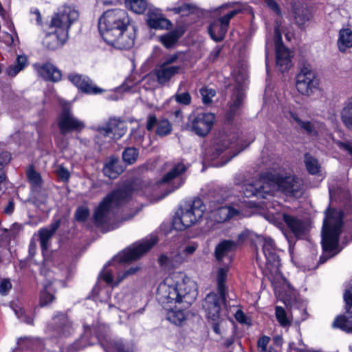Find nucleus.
I'll use <instances>...</instances> for the list:
<instances>
[{
	"label": "nucleus",
	"mask_w": 352,
	"mask_h": 352,
	"mask_svg": "<svg viewBox=\"0 0 352 352\" xmlns=\"http://www.w3.org/2000/svg\"><path fill=\"white\" fill-rule=\"evenodd\" d=\"M157 120L155 115L150 114L148 116L147 122H146V129L148 131H151L153 129L155 126H157Z\"/></svg>",
	"instance_id": "nucleus-62"
},
{
	"label": "nucleus",
	"mask_w": 352,
	"mask_h": 352,
	"mask_svg": "<svg viewBox=\"0 0 352 352\" xmlns=\"http://www.w3.org/2000/svg\"><path fill=\"white\" fill-rule=\"evenodd\" d=\"M275 315L276 320L281 327H287L290 326L291 321L288 318L284 308L280 306H276L275 308Z\"/></svg>",
	"instance_id": "nucleus-44"
},
{
	"label": "nucleus",
	"mask_w": 352,
	"mask_h": 352,
	"mask_svg": "<svg viewBox=\"0 0 352 352\" xmlns=\"http://www.w3.org/2000/svg\"><path fill=\"white\" fill-rule=\"evenodd\" d=\"M186 169L185 165L182 162L174 164L172 166L170 170L164 175L160 183L172 184L173 189L157 199V200L163 199L168 193L179 188L184 184V180L180 177V175L185 172Z\"/></svg>",
	"instance_id": "nucleus-16"
},
{
	"label": "nucleus",
	"mask_w": 352,
	"mask_h": 352,
	"mask_svg": "<svg viewBox=\"0 0 352 352\" xmlns=\"http://www.w3.org/2000/svg\"><path fill=\"white\" fill-rule=\"evenodd\" d=\"M148 25L153 29H168L171 26V23L169 20L164 17L159 10H153L148 14Z\"/></svg>",
	"instance_id": "nucleus-28"
},
{
	"label": "nucleus",
	"mask_w": 352,
	"mask_h": 352,
	"mask_svg": "<svg viewBox=\"0 0 352 352\" xmlns=\"http://www.w3.org/2000/svg\"><path fill=\"white\" fill-rule=\"evenodd\" d=\"M186 261L181 250L176 253L162 254L158 259L160 265L166 270L177 268Z\"/></svg>",
	"instance_id": "nucleus-25"
},
{
	"label": "nucleus",
	"mask_w": 352,
	"mask_h": 352,
	"mask_svg": "<svg viewBox=\"0 0 352 352\" xmlns=\"http://www.w3.org/2000/svg\"><path fill=\"white\" fill-rule=\"evenodd\" d=\"M93 129L104 136L112 135L114 139H120L126 131L125 122L116 118L110 119L106 126H97Z\"/></svg>",
	"instance_id": "nucleus-19"
},
{
	"label": "nucleus",
	"mask_w": 352,
	"mask_h": 352,
	"mask_svg": "<svg viewBox=\"0 0 352 352\" xmlns=\"http://www.w3.org/2000/svg\"><path fill=\"white\" fill-rule=\"evenodd\" d=\"M242 104V97L240 93H238L232 99L230 105L228 116L231 118L234 116L238 110H239Z\"/></svg>",
	"instance_id": "nucleus-49"
},
{
	"label": "nucleus",
	"mask_w": 352,
	"mask_h": 352,
	"mask_svg": "<svg viewBox=\"0 0 352 352\" xmlns=\"http://www.w3.org/2000/svg\"><path fill=\"white\" fill-rule=\"evenodd\" d=\"M344 298L348 307L352 306V286L346 291Z\"/></svg>",
	"instance_id": "nucleus-64"
},
{
	"label": "nucleus",
	"mask_w": 352,
	"mask_h": 352,
	"mask_svg": "<svg viewBox=\"0 0 352 352\" xmlns=\"http://www.w3.org/2000/svg\"><path fill=\"white\" fill-rule=\"evenodd\" d=\"M68 79L85 93L97 94L102 92V89L95 86L87 76L72 74L68 76Z\"/></svg>",
	"instance_id": "nucleus-23"
},
{
	"label": "nucleus",
	"mask_w": 352,
	"mask_h": 352,
	"mask_svg": "<svg viewBox=\"0 0 352 352\" xmlns=\"http://www.w3.org/2000/svg\"><path fill=\"white\" fill-rule=\"evenodd\" d=\"M101 278L109 284L113 283V272L110 270H104L101 273Z\"/></svg>",
	"instance_id": "nucleus-63"
},
{
	"label": "nucleus",
	"mask_w": 352,
	"mask_h": 352,
	"mask_svg": "<svg viewBox=\"0 0 352 352\" xmlns=\"http://www.w3.org/2000/svg\"><path fill=\"white\" fill-rule=\"evenodd\" d=\"M89 214V211L87 207H78L75 212V218L78 221H85Z\"/></svg>",
	"instance_id": "nucleus-53"
},
{
	"label": "nucleus",
	"mask_w": 352,
	"mask_h": 352,
	"mask_svg": "<svg viewBox=\"0 0 352 352\" xmlns=\"http://www.w3.org/2000/svg\"><path fill=\"white\" fill-rule=\"evenodd\" d=\"M14 30V35L5 32V33H3V35L2 36L3 42H4L6 43V45L9 47H11V46L15 45L14 36H16V38H18L17 34H16L15 30Z\"/></svg>",
	"instance_id": "nucleus-57"
},
{
	"label": "nucleus",
	"mask_w": 352,
	"mask_h": 352,
	"mask_svg": "<svg viewBox=\"0 0 352 352\" xmlns=\"http://www.w3.org/2000/svg\"><path fill=\"white\" fill-rule=\"evenodd\" d=\"M34 67L38 74L46 80L58 81L61 78L60 72L50 63H36Z\"/></svg>",
	"instance_id": "nucleus-26"
},
{
	"label": "nucleus",
	"mask_w": 352,
	"mask_h": 352,
	"mask_svg": "<svg viewBox=\"0 0 352 352\" xmlns=\"http://www.w3.org/2000/svg\"><path fill=\"white\" fill-rule=\"evenodd\" d=\"M27 60L28 59L25 56H18L16 63L7 68L6 73L8 75L12 77L16 76L21 71L25 69L27 65Z\"/></svg>",
	"instance_id": "nucleus-38"
},
{
	"label": "nucleus",
	"mask_w": 352,
	"mask_h": 352,
	"mask_svg": "<svg viewBox=\"0 0 352 352\" xmlns=\"http://www.w3.org/2000/svg\"><path fill=\"white\" fill-rule=\"evenodd\" d=\"M269 182L268 174L266 177H261L255 183H246L243 184V195L250 197L255 196L258 198H266L268 195H271L270 192H265L264 183Z\"/></svg>",
	"instance_id": "nucleus-21"
},
{
	"label": "nucleus",
	"mask_w": 352,
	"mask_h": 352,
	"mask_svg": "<svg viewBox=\"0 0 352 352\" xmlns=\"http://www.w3.org/2000/svg\"><path fill=\"white\" fill-rule=\"evenodd\" d=\"M228 269L221 267L217 274V283L219 294L210 293L205 298L203 302V308L208 320L213 322V330L217 334L221 333V327L223 320L221 318V305H224L226 300V287L225 281L227 278Z\"/></svg>",
	"instance_id": "nucleus-3"
},
{
	"label": "nucleus",
	"mask_w": 352,
	"mask_h": 352,
	"mask_svg": "<svg viewBox=\"0 0 352 352\" xmlns=\"http://www.w3.org/2000/svg\"><path fill=\"white\" fill-rule=\"evenodd\" d=\"M184 34V30L181 28L175 29L168 33L159 36V41L166 48L173 47L179 38Z\"/></svg>",
	"instance_id": "nucleus-33"
},
{
	"label": "nucleus",
	"mask_w": 352,
	"mask_h": 352,
	"mask_svg": "<svg viewBox=\"0 0 352 352\" xmlns=\"http://www.w3.org/2000/svg\"><path fill=\"white\" fill-rule=\"evenodd\" d=\"M181 52H177L166 56L163 60L156 65L153 73L160 85H164L183 69L180 60Z\"/></svg>",
	"instance_id": "nucleus-7"
},
{
	"label": "nucleus",
	"mask_w": 352,
	"mask_h": 352,
	"mask_svg": "<svg viewBox=\"0 0 352 352\" xmlns=\"http://www.w3.org/2000/svg\"><path fill=\"white\" fill-rule=\"evenodd\" d=\"M215 122L212 113H199L190 116L188 128L199 137L206 136L212 130Z\"/></svg>",
	"instance_id": "nucleus-14"
},
{
	"label": "nucleus",
	"mask_w": 352,
	"mask_h": 352,
	"mask_svg": "<svg viewBox=\"0 0 352 352\" xmlns=\"http://www.w3.org/2000/svg\"><path fill=\"white\" fill-rule=\"evenodd\" d=\"M296 87L302 95L310 96L319 88V80L311 65L304 63L296 76Z\"/></svg>",
	"instance_id": "nucleus-10"
},
{
	"label": "nucleus",
	"mask_w": 352,
	"mask_h": 352,
	"mask_svg": "<svg viewBox=\"0 0 352 352\" xmlns=\"http://www.w3.org/2000/svg\"><path fill=\"white\" fill-rule=\"evenodd\" d=\"M289 118L292 120L296 122V124L302 129H304L306 133L309 135H317L318 132L314 127V124L308 121L304 122L301 120L296 114L293 112H289Z\"/></svg>",
	"instance_id": "nucleus-41"
},
{
	"label": "nucleus",
	"mask_w": 352,
	"mask_h": 352,
	"mask_svg": "<svg viewBox=\"0 0 352 352\" xmlns=\"http://www.w3.org/2000/svg\"><path fill=\"white\" fill-rule=\"evenodd\" d=\"M343 212L341 210L327 208L322 230V246L323 254L319 263H324L333 257L338 252H333L338 248L339 235L342 226Z\"/></svg>",
	"instance_id": "nucleus-2"
},
{
	"label": "nucleus",
	"mask_w": 352,
	"mask_h": 352,
	"mask_svg": "<svg viewBox=\"0 0 352 352\" xmlns=\"http://www.w3.org/2000/svg\"><path fill=\"white\" fill-rule=\"evenodd\" d=\"M156 243L157 239L155 236H151L149 239L135 243L120 252L117 256L116 259L123 263L138 259L148 251Z\"/></svg>",
	"instance_id": "nucleus-15"
},
{
	"label": "nucleus",
	"mask_w": 352,
	"mask_h": 352,
	"mask_svg": "<svg viewBox=\"0 0 352 352\" xmlns=\"http://www.w3.org/2000/svg\"><path fill=\"white\" fill-rule=\"evenodd\" d=\"M283 219L290 231L296 237H298L305 234L306 224L301 219L295 216L288 214H283Z\"/></svg>",
	"instance_id": "nucleus-27"
},
{
	"label": "nucleus",
	"mask_w": 352,
	"mask_h": 352,
	"mask_svg": "<svg viewBox=\"0 0 352 352\" xmlns=\"http://www.w3.org/2000/svg\"><path fill=\"white\" fill-rule=\"evenodd\" d=\"M68 34L54 29V32L46 34L43 43L50 50L60 48L67 41Z\"/></svg>",
	"instance_id": "nucleus-24"
},
{
	"label": "nucleus",
	"mask_w": 352,
	"mask_h": 352,
	"mask_svg": "<svg viewBox=\"0 0 352 352\" xmlns=\"http://www.w3.org/2000/svg\"><path fill=\"white\" fill-rule=\"evenodd\" d=\"M28 181L34 188H39L42 183L40 174L35 171L32 168H30L27 171Z\"/></svg>",
	"instance_id": "nucleus-47"
},
{
	"label": "nucleus",
	"mask_w": 352,
	"mask_h": 352,
	"mask_svg": "<svg viewBox=\"0 0 352 352\" xmlns=\"http://www.w3.org/2000/svg\"><path fill=\"white\" fill-rule=\"evenodd\" d=\"M186 169L185 165L182 162L174 164L172 166L170 170L164 175L160 183L172 184L173 189L157 199V200L163 199L168 193L179 188L184 184V180L180 177V175L185 172Z\"/></svg>",
	"instance_id": "nucleus-17"
},
{
	"label": "nucleus",
	"mask_w": 352,
	"mask_h": 352,
	"mask_svg": "<svg viewBox=\"0 0 352 352\" xmlns=\"http://www.w3.org/2000/svg\"><path fill=\"white\" fill-rule=\"evenodd\" d=\"M198 248V244L195 242H192L185 245L180 250L183 253L185 258L188 260V256L192 255Z\"/></svg>",
	"instance_id": "nucleus-54"
},
{
	"label": "nucleus",
	"mask_w": 352,
	"mask_h": 352,
	"mask_svg": "<svg viewBox=\"0 0 352 352\" xmlns=\"http://www.w3.org/2000/svg\"><path fill=\"white\" fill-rule=\"evenodd\" d=\"M78 12L74 7L64 5L52 15L50 28L68 34L71 26L78 20Z\"/></svg>",
	"instance_id": "nucleus-11"
},
{
	"label": "nucleus",
	"mask_w": 352,
	"mask_h": 352,
	"mask_svg": "<svg viewBox=\"0 0 352 352\" xmlns=\"http://www.w3.org/2000/svg\"><path fill=\"white\" fill-rule=\"evenodd\" d=\"M54 296L47 291L45 287V290L41 292L40 296V305L41 307L47 305L50 302H52Z\"/></svg>",
	"instance_id": "nucleus-55"
},
{
	"label": "nucleus",
	"mask_w": 352,
	"mask_h": 352,
	"mask_svg": "<svg viewBox=\"0 0 352 352\" xmlns=\"http://www.w3.org/2000/svg\"><path fill=\"white\" fill-rule=\"evenodd\" d=\"M292 12L296 24L300 28L304 27L306 22L311 17L310 10L299 3H295L292 6Z\"/></svg>",
	"instance_id": "nucleus-29"
},
{
	"label": "nucleus",
	"mask_w": 352,
	"mask_h": 352,
	"mask_svg": "<svg viewBox=\"0 0 352 352\" xmlns=\"http://www.w3.org/2000/svg\"><path fill=\"white\" fill-rule=\"evenodd\" d=\"M11 157L9 153L3 152L0 153V184L3 182L6 179V175L3 171V168L10 161Z\"/></svg>",
	"instance_id": "nucleus-50"
},
{
	"label": "nucleus",
	"mask_w": 352,
	"mask_h": 352,
	"mask_svg": "<svg viewBox=\"0 0 352 352\" xmlns=\"http://www.w3.org/2000/svg\"><path fill=\"white\" fill-rule=\"evenodd\" d=\"M227 8V5L219 8V13L222 14V16L214 20L209 26L208 32L211 38L215 41H220L223 39L230 19L241 11L240 8H236L225 12Z\"/></svg>",
	"instance_id": "nucleus-13"
},
{
	"label": "nucleus",
	"mask_w": 352,
	"mask_h": 352,
	"mask_svg": "<svg viewBox=\"0 0 352 352\" xmlns=\"http://www.w3.org/2000/svg\"><path fill=\"white\" fill-rule=\"evenodd\" d=\"M341 119L344 124L352 130V101L344 105L341 112Z\"/></svg>",
	"instance_id": "nucleus-42"
},
{
	"label": "nucleus",
	"mask_w": 352,
	"mask_h": 352,
	"mask_svg": "<svg viewBox=\"0 0 352 352\" xmlns=\"http://www.w3.org/2000/svg\"><path fill=\"white\" fill-rule=\"evenodd\" d=\"M197 8L190 4H184L181 6L174 8L173 10L177 14L185 16L189 14L194 13L196 11Z\"/></svg>",
	"instance_id": "nucleus-52"
},
{
	"label": "nucleus",
	"mask_w": 352,
	"mask_h": 352,
	"mask_svg": "<svg viewBox=\"0 0 352 352\" xmlns=\"http://www.w3.org/2000/svg\"><path fill=\"white\" fill-rule=\"evenodd\" d=\"M131 197V192L118 189L108 195L95 211V223L101 226L109 222L114 216L113 208L126 203Z\"/></svg>",
	"instance_id": "nucleus-5"
},
{
	"label": "nucleus",
	"mask_w": 352,
	"mask_h": 352,
	"mask_svg": "<svg viewBox=\"0 0 352 352\" xmlns=\"http://www.w3.org/2000/svg\"><path fill=\"white\" fill-rule=\"evenodd\" d=\"M139 156V151L134 147L126 148L122 153V159L128 164L135 163Z\"/></svg>",
	"instance_id": "nucleus-43"
},
{
	"label": "nucleus",
	"mask_w": 352,
	"mask_h": 352,
	"mask_svg": "<svg viewBox=\"0 0 352 352\" xmlns=\"http://www.w3.org/2000/svg\"><path fill=\"white\" fill-rule=\"evenodd\" d=\"M166 318L167 320L175 325H181L186 320L187 314L185 309L178 308H165Z\"/></svg>",
	"instance_id": "nucleus-32"
},
{
	"label": "nucleus",
	"mask_w": 352,
	"mask_h": 352,
	"mask_svg": "<svg viewBox=\"0 0 352 352\" xmlns=\"http://www.w3.org/2000/svg\"><path fill=\"white\" fill-rule=\"evenodd\" d=\"M56 174L63 182H67L70 177L69 170L63 166H59L57 168Z\"/></svg>",
	"instance_id": "nucleus-56"
},
{
	"label": "nucleus",
	"mask_w": 352,
	"mask_h": 352,
	"mask_svg": "<svg viewBox=\"0 0 352 352\" xmlns=\"http://www.w3.org/2000/svg\"><path fill=\"white\" fill-rule=\"evenodd\" d=\"M53 324H55V330L60 336H66L69 333L71 324L66 316L60 314L55 316L53 319Z\"/></svg>",
	"instance_id": "nucleus-36"
},
{
	"label": "nucleus",
	"mask_w": 352,
	"mask_h": 352,
	"mask_svg": "<svg viewBox=\"0 0 352 352\" xmlns=\"http://www.w3.org/2000/svg\"><path fill=\"white\" fill-rule=\"evenodd\" d=\"M63 109L57 117V124L60 133L66 135L71 132H80L85 128L83 121L76 118L71 110V104L62 103Z\"/></svg>",
	"instance_id": "nucleus-12"
},
{
	"label": "nucleus",
	"mask_w": 352,
	"mask_h": 352,
	"mask_svg": "<svg viewBox=\"0 0 352 352\" xmlns=\"http://www.w3.org/2000/svg\"><path fill=\"white\" fill-rule=\"evenodd\" d=\"M270 338L267 336H262L258 341V347L261 349V352H272L267 350V346L270 342Z\"/></svg>",
	"instance_id": "nucleus-60"
},
{
	"label": "nucleus",
	"mask_w": 352,
	"mask_h": 352,
	"mask_svg": "<svg viewBox=\"0 0 352 352\" xmlns=\"http://www.w3.org/2000/svg\"><path fill=\"white\" fill-rule=\"evenodd\" d=\"M172 126L168 120L164 119L158 121L157 124L156 134L160 136H165L170 133Z\"/></svg>",
	"instance_id": "nucleus-46"
},
{
	"label": "nucleus",
	"mask_w": 352,
	"mask_h": 352,
	"mask_svg": "<svg viewBox=\"0 0 352 352\" xmlns=\"http://www.w3.org/2000/svg\"><path fill=\"white\" fill-rule=\"evenodd\" d=\"M127 8L136 14H143L147 8L148 0H125Z\"/></svg>",
	"instance_id": "nucleus-40"
},
{
	"label": "nucleus",
	"mask_w": 352,
	"mask_h": 352,
	"mask_svg": "<svg viewBox=\"0 0 352 352\" xmlns=\"http://www.w3.org/2000/svg\"><path fill=\"white\" fill-rule=\"evenodd\" d=\"M198 295L197 285L182 272L169 274L157 289V299L160 304H182L184 308L190 306Z\"/></svg>",
	"instance_id": "nucleus-1"
},
{
	"label": "nucleus",
	"mask_w": 352,
	"mask_h": 352,
	"mask_svg": "<svg viewBox=\"0 0 352 352\" xmlns=\"http://www.w3.org/2000/svg\"><path fill=\"white\" fill-rule=\"evenodd\" d=\"M122 171V167L116 158L110 159L103 168L104 175L110 179H116Z\"/></svg>",
	"instance_id": "nucleus-35"
},
{
	"label": "nucleus",
	"mask_w": 352,
	"mask_h": 352,
	"mask_svg": "<svg viewBox=\"0 0 352 352\" xmlns=\"http://www.w3.org/2000/svg\"><path fill=\"white\" fill-rule=\"evenodd\" d=\"M269 182H265V192H270L271 195L277 190H280L287 195H295L300 192L302 182L296 176L292 174H268Z\"/></svg>",
	"instance_id": "nucleus-6"
},
{
	"label": "nucleus",
	"mask_w": 352,
	"mask_h": 352,
	"mask_svg": "<svg viewBox=\"0 0 352 352\" xmlns=\"http://www.w3.org/2000/svg\"><path fill=\"white\" fill-rule=\"evenodd\" d=\"M59 221L52 223L48 228L41 229L38 231L41 248L43 252L47 250L50 240L59 227Z\"/></svg>",
	"instance_id": "nucleus-30"
},
{
	"label": "nucleus",
	"mask_w": 352,
	"mask_h": 352,
	"mask_svg": "<svg viewBox=\"0 0 352 352\" xmlns=\"http://www.w3.org/2000/svg\"><path fill=\"white\" fill-rule=\"evenodd\" d=\"M333 327L346 332L352 331V306L348 307L346 316H340L335 319Z\"/></svg>",
	"instance_id": "nucleus-34"
},
{
	"label": "nucleus",
	"mask_w": 352,
	"mask_h": 352,
	"mask_svg": "<svg viewBox=\"0 0 352 352\" xmlns=\"http://www.w3.org/2000/svg\"><path fill=\"white\" fill-rule=\"evenodd\" d=\"M173 100H175L177 103L188 105L191 102V96L188 92L176 94L173 96L167 102H170Z\"/></svg>",
	"instance_id": "nucleus-51"
},
{
	"label": "nucleus",
	"mask_w": 352,
	"mask_h": 352,
	"mask_svg": "<svg viewBox=\"0 0 352 352\" xmlns=\"http://www.w3.org/2000/svg\"><path fill=\"white\" fill-rule=\"evenodd\" d=\"M138 270H139V267H131L130 269H129L128 270L124 272L123 273L118 274V281L116 284L118 285L120 282H121L125 278L128 277L129 276L135 274Z\"/></svg>",
	"instance_id": "nucleus-59"
},
{
	"label": "nucleus",
	"mask_w": 352,
	"mask_h": 352,
	"mask_svg": "<svg viewBox=\"0 0 352 352\" xmlns=\"http://www.w3.org/2000/svg\"><path fill=\"white\" fill-rule=\"evenodd\" d=\"M12 309L14 310L16 316L18 318H19L22 322L28 324H33V318L30 316H28L23 309V308L20 307L17 305H12Z\"/></svg>",
	"instance_id": "nucleus-48"
},
{
	"label": "nucleus",
	"mask_w": 352,
	"mask_h": 352,
	"mask_svg": "<svg viewBox=\"0 0 352 352\" xmlns=\"http://www.w3.org/2000/svg\"><path fill=\"white\" fill-rule=\"evenodd\" d=\"M129 24V17L125 10L109 9L100 17L98 29L104 41H111L116 34L126 30Z\"/></svg>",
	"instance_id": "nucleus-4"
},
{
	"label": "nucleus",
	"mask_w": 352,
	"mask_h": 352,
	"mask_svg": "<svg viewBox=\"0 0 352 352\" xmlns=\"http://www.w3.org/2000/svg\"><path fill=\"white\" fill-rule=\"evenodd\" d=\"M338 47L340 52H345L352 47V31L350 29L344 28L340 30Z\"/></svg>",
	"instance_id": "nucleus-37"
},
{
	"label": "nucleus",
	"mask_w": 352,
	"mask_h": 352,
	"mask_svg": "<svg viewBox=\"0 0 352 352\" xmlns=\"http://www.w3.org/2000/svg\"><path fill=\"white\" fill-rule=\"evenodd\" d=\"M135 30L133 27L126 28V30L120 32L114 36L111 41L104 40V41L120 50L131 49L135 43Z\"/></svg>",
	"instance_id": "nucleus-18"
},
{
	"label": "nucleus",
	"mask_w": 352,
	"mask_h": 352,
	"mask_svg": "<svg viewBox=\"0 0 352 352\" xmlns=\"http://www.w3.org/2000/svg\"><path fill=\"white\" fill-rule=\"evenodd\" d=\"M304 162L309 173L316 175L320 171V164L318 160L310 153H306L304 155Z\"/></svg>",
	"instance_id": "nucleus-39"
},
{
	"label": "nucleus",
	"mask_w": 352,
	"mask_h": 352,
	"mask_svg": "<svg viewBox=\"0 0 352 352\" xmlns=\"http://www.w3.org/2000/svg\"><path fill=\"white\" fill-rule=\"evenodd\" d=\"M261 243L265 261H263L258 255L257 261L259 265L270 274H278L280 266V260L277 254L278 250L274 240L270 237H263Z\"/></svg>",
	"instance_id": "nucleus-9"
},
{
	"label": "nucleus",
	"mask_w": 352,
	"mask_h": 352,
	"mask_svg": "<svg viewBox=\"0 0 352 352\" xmlns=\"http://www.w3.org/2000/svg\"><path fill=\"white\" fill-rule=\"evenodd\" d=\"M267 6L276 14L280 15L281 10L278 4L274 0H265Z\"/></svg>",
	"instance_id": "nucleus-61"
},
{
	"label": "nucleus",
	"mask_w": 352,
	"mask_h": 352,
	"mask_svg": "<svg viewBox=\"0 0 352 352\" xmlns=\"http://www.w3.org/2000/svg\"><path fill=\"white\" fill-rule=\"evenodd\" d=\"M206 210V206L201 199H195L188 208L182 209L173 219V228L182 230L195 224L200 219Z\"/></svg>",
	"instance_id": "nucleus-8"
},
{
	"label": "nucleus",
	"mask_w": 352,
	"mask_h": 352,
	"mask_svg": "<svg viewBox=\"0 0 352 352\" xmlns=\"http://www.w3.org/2000/svg\"><path fill=\"white\" fill-rule=\"evenodd\" d=\"M12 288V284L8 279H3L0 282V294L6 296Z\"/></svg>",
	"instance_id": "nucleus-58"
},
{
	"label": "nucleus",
	"mask_w": 352,
	"mask_h": 352,
	"mask_svg": "<svg viewBox=\"0 0 352 352\" xmlns=\"http://www.w3.org/2000/svg\"><path fill=\"white\" fill-rule=\"evenodd\" d=\"M236 248V243L231 240H223L215 248L214 255L218 261H221L223 258L228 256L230 253Z\"/></svg>",
	"instance_id": "nucleus-31"
},
{
	"label": "nucleus",
	"mask_w": 352,
	"mask_h": 352,
	"mask_svg": "<svg viewBox=\"0 0 352 352\" xmlns=\"http://www.w3.org/2000/svg\"><path fill=\"white\" fill-rule=\"evenodd\" d=\"M275 48L276 54V64L280 71L284 72L290 67L291 56L289 51L282 42L280 35L277 32L275 35Z\"/></svg>",
	"instance_id": "nucleus-20"
},
{
	"label": "nucleus",
	"mask_w": 352,
	"mask_h": 352,
	"mask_svg": "<svg viewBox=\"0 0 352 352\" xmlns=\"http://www.w3.org/2000/svg\"><path fill=\"white\" fill-rule=\"evenodd\" d=\"M199 93L201 96L202 102L206 105L210 104L212 102V98L216 96V91L208 87L201 88Z\"/></svg>",
	"instance_id": "nucleus-45"
},
{
	"label": "nucleus",
	"mask_w": 352,
	"mask_h": 352,
	"mask_svg": "<svg viewBox=\"0 0 352 352\" xmlns=\"http://www.w3.org/2000/svg\"><path fill=\"white\" fill-rule=\"evenodd\" d=\"M214 206V201L210 202V208ZM210 217L217 223H223L230 219L236 216L239 214V210L236 209L232 206H219L217 208H211Z\"/></svg>",
	"instance_id": "nucleus-22"
}]
</instances>
